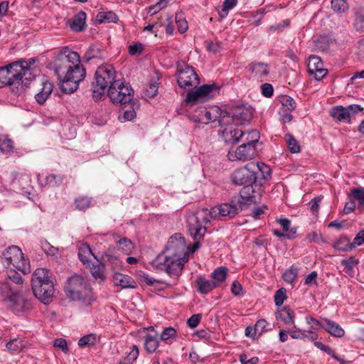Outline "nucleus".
<instances>
[{
    "label": "nucleus",
    "instance_id": "3c124183",
    "mask_svg": "<svg viewBox=\"0 0 364 364\" xmlns=\"http://www.w3.org/2000/svg\"><path fill=\"white\" fill-rule=\"evenodd\" d=\"M255 168H257L261 175L262 178L264 180H268L272 176V170L270 167L267 165H266L264 163H257L255 164Z\"/></svg>",
    "mask_w": 364,
    "mask_h": 364
},
{
    "label": "nucleus",
    "instance_id": "49530a36",
    "mask_svg": "<svg viewBox=\"0 0 364 364\" xmlns=\"http://www.w3.org/2000/svg\"><path fill=\"white\" fill-rule=\"evenodd\" d=\"M14 148L13 141L5 136H0V151L4 154L10 153Z\"/></svg>",
    "mask_w": 364,
    "mask_h": 364
},
{
    "label": "nucleus",
    "instance_id": "f03ea898",
    "mask_svg": "<svg viewBox=\"0 0 364 364\" xmlns=\"http://www.w3.org/2000/svg\"><path fill=\"white\" fill-rule=\"evenodd\" d=\"M240 198L235 197L230 203H223L218 206L208 209L203 208L189 214L186 219L188 231L194 240L192 252L200 247V241L206 232V225L209 222L208 216L214 219L220 218H232L242 210Z\"/></svg>",
    "mask_w": 364,
    "mask_h": 364
},
{
    "label": "nucleus",
    "instance_id": "b1692460",
    "mask_svg": "<svg viewBox=\"0 0 364 364\" xmlns=\"http://www.w3.org/2000/svg\"><path fill=\"white\" fill-rule=\"evenodd\" d=\"M53 85L50 82H43L41 90L38 92L35 97L38 104H43L53 91Z\"/></svg>",
    "mask_w": 364,
    "mask_h": 364
},
{
    "label": "nucleus",
    "instance_id": "f257e3e1",
    "mask_svg": "<svg viewBox=\"0 0 364 364\" xmlns=\"http://www.w3.org/2000/svg\"><path fill=\"white\" fill-rule=\"evenodd\" d=\"M52 66L60 81V88L65 94L75 92L86 77L80 55L68 48H63L55 56Z\"/></svg>",
    "mask_w": 364,
    "mask_h": 364
},
{
    "label": "nucleus",
    "instance_id": "de8ad7c7",
    "mask_svg": "<svg viewBox=\"0 0 364 364\" xmlns=\"http://www.w3.org/2000/svg\"><path fill=\"white\" fill-rule=\"evenodd\" d=\"M186 101L187 103L195 104L198 102H205V100L199 92V90L197 88L195 90L191 91L188 93Z\"/></svg>",
    "mask_w": 364,
    "mask_h": 364
},
{
    "label": "nucleus",
    "instance_id": "ea45409f",
    "mask_svg": "<svg viewBox=\"0 0 364 364\" xmlns=\"http://www.w3.org/2000/svg\"><path fill=\"white\" fill-rule=\"evenodd\" d=\"M7 277H8L7 281L10 282L11 284L13 283V284H16V287H18V285H21L23 284V279H22L21 276L20 275V274H18L16 271V269H14V268H9V269H8Z\"/></svg>",
    "mask_w": 364,
    "mask_h": 364
},
{
    "label": "nucleus",
    "instance_id": "7c9ffc66",
    "mask_svg": "<svg viewBox=\"0 0 364 364\" xmlns=\"http://www.w3.org/2000/svg\"><path fill=\"white\" fill-rule=\"evenodd\" d=\"M91 255H93V254L88 245L83 244L80 246L78 249V257L84 264L90 262Z\"/></svg>",
    "mask_w": 364,
    "mask_h": 364
},
{
    "label": "nucleus",
    "instance_id": "603ef678",
    "mask_svg": "<svg viewBox=\"0 0 364 364\" xmlns=\"http://www.w3.org/2000/svg\"><path fill=\"white\" fill-rule=\"evenodd\" d=\"M139 356V349L136 345L132 346V349L129 354L124 358L119 364H132Z\"/></svg>",
    "mask_w": 364,
    "mask_h": 364
},
{
    "label": "nucleus",
    "instance_id": "2f4dec72",
    "mask_svg": "<svg viewBox=\"0 0 364 364\" xmlns=\"http://www.w3.org/2000/svg\"><path fill=\"white\" fill-rule=\"evenodd\" d=\"M96 19L99 23L105 22L115 23L118 20V17L113 11H101L97 14Z\"/></svg>",
    "mask_w": 364,
    "mask_h": 364
},
{
    "label": "nucleus",
    "instance_id": "a18cd8bd",
    "mask_svg": "<svg viewBox=\"0 0 364 364\" xmlns=\"http://www.w3.org/2000/svg\"><path fill=\"white\" fill-rule=\"evenodd\" d=\"M6 347L9 351L11 353H16L20 352V350L23 347V344L22 341H20L17 338H14L10 340L6 344Z\"/></svg>",
    "mask_w": 364,
    "mask_h": 364
},
{
    "label": "nucleus",
    "instance_id": "aec40b11",
    "mask_svg": "<svg viewBox=\"0 0 364 364\" xmlns=\"http://www.w3.org/2000/svg\"><path fill=\"white\" fill-rule=\"evenodd\" d=\"M113 282L115 285L120 286L122 288H136V282L129 276L122 274L115 273L113 277Z\"/></svg>",
    "mask_w": 364,
    "mask_h": 364
},
{
    "label": "nucleus",
    "instance_id": "4d7b16f0",
    "mask_svg": "<svg viewBox=\"0 0 364 364\" xmlns=\"http://www.w3.org/2000/svg\"><path fill=\"white\" fill-rule=\"evenodd\" d=\"M175 21L177 24L178 31L179 33H183L188 30V23L182 14H176Z\"/></svg>",
    "mask_w": 364,
    "mask_h": 364
},
{
    "label": "nucleus",
    "instance_id": "e2e57ef3",
    "mask_svg": "<svg viewBox=\"0 0 364 364\" xmlns=\"http://www.w3.org/2000/svg\"><path fill=\"white\" fill-rule=\"evenodd\" d=\"M355 28L357 31H363L364 30V14L361 12H357L355 14Z\"/></svg>",
    "mask_w": 364,
    "mask_h": 364
},
{
    "label": "nucleus",
    "instance_id": "a878e982",
    "mask_svg": "<svg viewBox=\"0 0 364 364\" xmlns=\"http://www.w3.org/2000/svg\"><path fill=\"white\" fill-rule=\"evenodd\" d=\"M259 139V133L257 130L252 129L247 132H242L240 141L245 144H250L255 147L256 144Z\"/></svg>",
    "mask_w": 364,
    "mask_h": 364
},
{
    "label": "nucleus",
    "instance_id": "1a4fd4ad",
    "mask_svg": "<svg viewBox=\"0 0 364 364\" xmlns=\"http://www.w3.org/2000/svg\"><path fill=\"white\" fill-rule=\"evenodd\" d=\"M18 67V63L15 62L0 67V87L20 85L22 82L23 75Z\"/></svg>",
    "mask_w": 364,
    "mask_h": 364
},
{
    "label": "nucleus",
    "instance_id": "f8f14e48",
    "mask_svg": "<svg viewBox=\"0 0 364 364\" xmlns=\"http://www.w3.org/2000/svg\"><path fill=\"white\" fill-rule=\"evenodd\" d=\"M255 147L250 144L242 143L235 151H229L228 158L231 161H247L256 156Z\"/></svg>",
    "mask_w": 364,
    "mask_h": 364
},
{
    "label": "nucleus",
    "instance_id": "6e6d98bb",
    "mask_svg": "<svg viewBox=\"0 0 364 364\" xmlns=\"http://www.w3.org/2000/svg\"><path fill=\"white\" fill-rule=\"evenodd\" d=\"M306 323L311 326V331H319L321 328H324L325 324L311 316H306Z\"/></svg>",
    "mask_w": 364,
    "mask_h": 364
},
{
    "label": "nucleus",
    "instance_id": "37998d69",
    "mask_svg": "<svg viewBox=\"0 0 364 364\" xmlns=\"http://www.w3.org/2000/svg\"><path fill=\"white\" fill-rule=\"evenodd\" d=\"M117 245L119 250H122L126 255H129L134 248L132 242L127 237L120 239L117 242Z\"/></svg>",
    "mask_w": 364,
    "mask_h": 364
},
{
    "label": "nucleus",
    "instance_id": "cd10ccee",
    "mask_svg": "<svg viewBox=\"0 0 364 364\" xmlns=\"http://www.w3.org/2000/svg\"><path fill=\"white\" fill-rule=\"evenodd\" d=\"M18 291V287L13 286L12 284L7 280L0 284V292L6 299L16 294Z\"/></svg>",
    "mask_w": 364,
    "mask_h": 364
},
{
    "label": "nucleus",
    "instance_id": "052dcab7",
    "mask_svg": "<svg viewBox=\"0 0 364 364\" xmlns=\"http://www.w3.org/2000/svg\"><path fill=\"white\" fill-rule=\"evenodd\" d=\"M286 289L284 288L279 289L274 294V303L276 306H281L287 299Z\"/></svg>",
    "mask_w": 364,
    "mask_h": 364
},
{
    "label": "nucleus",
    "instance_id": "39448f33",
    "mask_svg": "<svg viewBox=\"0 0 364 364\" xmlns=\"http://www.w3.org/2000/svg\"><path fill=\"white\" fill-rule=\"evenodd\" d=\"M65 292L73 301H81L88 305L93 300L92 289L87 282L80 275L69 277L65 285Z\"/></svg>",
    "mask_w": 364,
    "mask_h": 364
},
{
    "label": "nucleus",
    "instance_id": "c756f323",
    "mask_svg": "<svg viewBox=\"0 0 364 364\" xmlns=\"http://www.w3.org/2000/svg\"><path fill=\"white\" fill-rule=\"evenodd\" d=\"M102 260L105 265L110 266L112 269H119L122 265V262L117 257L107 252L102 255Z\"/></svg>",
    "mask_w": 364,
    "mask_h": 364
},
{
    "label": "nucleus",
    "instance_id": "0eeeda50",
    "mask_svg": "<svg viewBox=\"0 0 364 364\" xmlns=\"http://www.w3.org/2000/svg\"><path fill=\"white\" fill-rule=\"evenodd\" d=\"M108 96L114 104L127 105L133 98L134 90L129 84H124L121 80L109 87Z\"/></svg>",
    "mask_w": 364,
    "mask_h": 364
},
{
    "label": "nucleus",
    "instance_id": "412c9836",
    "mask_svg": "<svg viewBox=\"0 0 364 364\" xmlns=\"http://www.w3.org/2000/svg\"><path fill=\"white\" fill-rule=\"evenodd\" d=\"M197 290L200 294H206L218 287V283L213 280H208L203 277H199L196 280Z\"/></svg>",
    "mask_w": 364,
    "mask_h": 364
},
{
    "label": "nucleus",
    "instance_id": "5701e85b",
    "mask_svg": "<svg viewBox=\"0 0 364 364\" xmlns=\"http://www.w3.org/2000/svg\"><path fill=\"white\" fill-rule=\"evenodd\" d=\"M325 321L324 329L329 333L331 335L341 338L343 336L345 331L336 322L331 321L328 318L323 319Z\"/></svg>",
    "mask_w": 364,
    "mask_h": 364
},
{
    "label": "nucleus",
    "instance_id": "13d9d810",
    "mask_svg": "<svg viewBox=\"0 0 364 364\" xmlns=\"http://www.w3.org/2000/svg\"><path fill=\"white\" fill-rule=\"evenodd\" d=\"M96 341V337L95 334H88L84 336L78 341V346L81 348L94 345Z\"/></svg>",
    "mask_w": 364,
    "mask_h": 364
},
{
    "label": "nucleus",
    "instance_id": "c03bdc74",
    "mask_svg": "<svg viewBox=\"0 0 364 364\" xmlns=\"http://www.w3.org/2000/svg\"><path fill=\"white\" fill-rule=\"evenodd\" d=\"M15 63H18V70H20L21 75H26L27 73L30 71V68L31 65L34 64L35 59L30 58L28 60H20L18 61H15Z\"/></svg>",
    "mask_w": 364,
    "mask_h": 364
},
{
    "label": "nucleus",
    "instance_id": "e433bc0d",
    "mask_svg": "<svg viewBox=\"0 0 364 364\" xmlns=\"http://www.w3.org/2000/svg\"><path fill=\"white\" fill-rule=\"evenodd\" d=\"M298 270V268L294 267L286 269L282 276L284 281L287 284H293L297 277Z\"/></svg>",
    "mask_w": 364,
    "mask_h": 364
},
{
    "label": "nucleus",
    "instance_id": "58836bf2",
    "mask_svg": "<svg viewBox=\"0 0 364 364\" xmlns=\"http://www.w3.org/2000/svg\"><path fill=\"white\" fill-rule=\"evenodd\" d=\"M105 265L103 262H100L97 264H93L91 268V272L92 276L95 279H100L101 280H104L105 279Z\"/></svg>",
    "mask_w": 364,
    "mask_h": 364
},
{
    "label": "nucleus",
    "instance_id": "72a5a7b5",
    "mask_svg": "<svg viewBox=\"0 0 364 364\" xmlns=\"http://www.w3.org/2000/svg\"><path fill=\"white\" fill-rule=\"evenodd\" d=\"M323 67V63L321 58L318 55H311L309 58L308 71L309 73H314L318 70V68Z\"/></svg>",
    "mask_w": 364,
    "mask_h": 364
},
{
    "label": "nucleus",
    "instance_id": "09e8293b",
    "mask_svg": "<svg viewBox=\"0 0 364 364\" xmlns=\"http://www.w3.org/2000/svg\"><path fill=\"white\" fill-rule=\"evenodd\" d=\"M280 102L286 110L289 112L294 110L296 108V104L294 100L288 95L282 96L280 98Z\"/></svg>",
    "mask_w": 364,
    "mask_h": 364
},
{
    "label": "nucleus",
    "instance_id": "393cba45",
    "mask_svg": "<svg viewBox=\"0 0 364 364\" xmlns=\"http://www.w3.org/2000/svg\"><path fill=\"white\" fill-rule=\"evenodd\" d=\"M331 116L340 122H350V119L348 109L342 106L333 108L331 111Z\"/></svg>",
    "mask_w": 364,
    "mask_h": 364
},
{
    "label": "nucleus",
    "instance_id": "c85d7f7f",
    "mask_svg": "<svg viewBox=\"0 0 364 364\" xmlns=\"http://www.w3.org/2000/svg\"><path fill=\"white\" fill-rule=\"evenodd\" d=\"M159 347V338L156 333L147 334L145 336L144 348L149 353H154Z\"/></svg>",
    "mask_w": 364,
    "mask_h": 364
},
{
    "label": "nucleus",
    "instance_id": "7ed1b4c3",
    "mask_svg": "<svg viewBox=\"0 0 364 364\" xmlns=\"http://www.w3.org/2000/svg\"><path fill=\"white\" fill-rule=\"evenodd\" d=\"M168 249L159 254L151 262L152 266L159 270H165L170 277H178L182 272L184 264L188 260V255L177 252L176 249L183 248L185 239L181 234L171 236L168 242Z\"/></svg>",
    "mask_w": 364,
    "mask_h": 364
},
{
    "label": "nucleus",
    "instance_id": "f704fd0d",
    "mask_svg": "<svg viewBox=\"0 0 364 364\" xmlns=\"http://www.w3.org/2000/svg\"><path fill=\"white\" fill-rule=\"evenodd\" d=\"M127 104L129 106V109L124 111V115L122 117H119V119L122 122L132 121L136 117V115L134 109L135 106L137 107L136 103L132 100L131 102H128Z\"/></svg>",
    "mask_w": 364,
    "mask_h": 364
},
{
    "label": "nucleus",
    "instance_id": "2eb2a0df",
    "mask_svg": "<svg viewBox=\"0 0 364 364\" xmlns=\"http://www.w3.org/2000/svg\"><path fill=\"white\" fill-rule=\"evenodd\" d=\"M247 68L251 72L254 78L261 82L265 80L269 73V65L264 63L252 62L247 65Z\"/></svg>",
    "mask_w": 364,
    "mask_h": 364
},
{
    "label": "nucleus",
    "instance_id": "bb28decb",
    "mask_svg": "<svg viewBox=\"0 0 364 364\" xmlns=\"http://www.w3.org/2000/svg\"><path fill=\"white\" fill-rule=\"evenodd\" d=\"M294 311L289 307H283L278 311V317L286 325H294Z\"/></svg>",
    "mask_w": 364,
    "mask_h": 364
},
{
    "label": "nucleus",
    "instance_id": "a211bd4d",
    "mask_svg": "<svg viewBox=\"0 0 364 364\" xmlns=\"http://www.w3.org/2000/svg\"><path fill=\"white\" fill-rule=\"evenodd\" d=\"M107 58V52L103 49L101 45L92 44L90 46L85 52L83 58L86 62L92 60H102Z\"/></svg>",
    "mask_w": 364,
    "mask_h": 364
},
{
    "label": "nucleus",
    "instance_id": "680f3d73",
    "mask_svg": "<svg viewBox=\"0 0 364 364\" xmlns=\"http://www.w3.org/2000/svg\"><path fill=\"white\" fill-rule=\"evenodd\" d=\"M205 43L207 50L215 54L222 50V43L220 42L214 43L213 41H206Z\"/></svg>",
    "mask_w": 364,
    "mask_h": 364
},
{
    "label": "nucleus",
    "instance_id": "f3484780",
    "mask_svg": "<svg viewBox=\"0 0 364 364\" xmlns=\"http://www.w3.org/2000/svg\"><path fill=\"white\" fill-rule=\"evenodd\" d=\"M253 183L245 186L240 192L239 196H235V198H240L241 206L244 205H250L257 202L258 194L255 191Z\"/></svg>",
    "mask_w": 364,
    "mask_h": 364
},
{
    "label": "nucleus",
    "instance_id": "9d476101",
    "mask_svg": "<svg viewBox=\"0 0 364 364\" xmlns=\"http://www.w3.org/2000/svg\"><path fill=\"white\" fill-rule=\"evenodd\" d=\"M255 164L251 163L235 171L232 175V182L238 186L252 184L256 182Z\"/></svg>",
    "mask_w": 364,
    "mask_h": 364
},
{
    "label": "nucleus",
    "instance_id": "774afa93",
    "mask_svg": "<svg viewBox=\"0 0 364 364\" xmlns=\"http://www.w3.org/2000/svg\"><path fill=\"white\" fill-rule=\"evenodd\" d=\"M350 243V247L353 249L356 246L363 245L364 243V230H360Z\"/></svg>",
    "mask_w": 364,
    "mask_h": 364
},
{
    "label": "nucleus",
    "instance_id": "4be33fe9",
    "mask_svg": "<svg viewBox=\"0 0 364 364\" xmlns=\"http://www.w3.org/2000/svg\"><path fill=\"white\" fill-rule=\"evenodd\" d=\"M86 13L81 11L74 16L70 27L72 31L80 32L85 29L86 26Z\"/></svg>",
    "mask_w": 364,
    "mask_h": 364
},
{
    "label": "nucleus",
    "instance_id": "6e6552de",
    "mask_svg": "<svg viewBox=\"0 0 364 364\" xmlns=\"http://www.w3.org/2000/svg\"><path fill=\"white\" fill-rule=\"evenodd\" d=\"M198 112L199 120L205 124L218 121L220 126L223 127V126L228 125L231 119L227 115V111L222 110L218 106H213L209 108L200 107Z\"/></svg>",
    "mask_w": 364,
    "mask_h": 364
},
{
    "label": "nucleus",
    "instance_id": "0e129e2a",
    "mask_svg": "<svg viewBox=\"0 0 364 364\" xmlns=\"http://www.w3.org/2000/svg\"><path fill=\"white\" fill-rule=\"evenodd\" d=\"M176 335V330L172 327L166 328L160 335L161 341H166L169 338L175 337Z\"/></svg>",
    "mask_w": 364,
    "mask_h": 364
},
{
    "label": "nucleus",
    "instance_id": "a19ab883",
    "mask_svg": "<svg viewBox=\"0 0 364 364\" xmlns=\"http://www.w3.org/2000/svg\"><path fill=\"white\" fill-rule=\"evenodd\" d=\"M285 139L288 146V149L291 153H299L300 151V145L299 142L291 134H285Z\"/></svg>",
    "mask_w": 364,
    "mask_h": 364
},
{
    "label": "nucleus",
    "instance_id": "473e14b6",
    "mask_svg": "<svg viewBox=\"0 0 364 364\" xmlns=\"http://www.w3.org/2000/svg\"><path fill=\"white\" fill-rule=\"evenodd\" d=\"M350 245V240L346 236H342L334 241L333 247L338 251L344 252L353 249Z\"/></svg>",
    "mask_w": 364,
    "mask_h": 364
},
{
    "label": "nucleus",
    "instance_id": "4c0bfd02",
    "mask_svg": "<svg viewBox=\"0 0 364 364\" xmlns=\"http://www.w3.org/2000/svg\"><path fill=\"white\" fill-rule=\"evenodd\" d=\"M227 274L228 269L225 267H218L213 271L212 277L215 279L214 281L218 283V286L225 280Z\"/></svg>",
    "mask_w": 364,
    "mask_h": 364
},
{
    "label": "nucleus",
    "instance_id": "79ce46f5",
    "mask_svg": "<svg viewBox=\"0 0 364 364\" xmlns=\"http://www.w3.org/2000/svg\"><path fill=\"white\" fill-rule=\"evenodd\" d=\"M348 4L346 0H332L331 8L338 14L345 13L348 9Z\"/></svg>",
    "mask_w": 364,
    "mask_h": 364
},
{
    "label": "nucleus",
    "instance_id": "20e7f679",
    "mask_svg": "<svg viewBox=\"0 0 364 364\" xmlns=\"http://www.w3.org/2000/svg\"><path fill=\"white\" fill-rule=\"evenodd\" d=\"M32 290L35 296L44 304L50 303L55 288L50 280V272L44 268L36 269L31 278Z\"/></svg>",
    "mask_w": 364,
    "mask_h": 364
},
{
    "label": "nucleus",
    "instance_id": "dca6fc26",
    "mask_svg": "<svg viewBox=\"0 0 364 364\" xmlns=\"http://www.w3.org/2000/svg\"><path fill=\"white\" fill-rule=\"evenodd\" d=\"M224 129L221 131V138L226 144H236L240 141L242 136V131L233 128L231 124L223 126Z\"/></svg>",
    "mask_w": 364,
    "mask_h": 364
},
{
    "label": "nucleus",
    "instance_id": "4468645a",
    "mask_svg": "<svg viewBox=\"0 0 364 364\" xmlns=\"http://www.w3.org/2000/svg\"><path fill=\"white\" fill-rule=\"evenodd\" d=\"M227 115L231 119L228 125L232 123L241 125L250 122L252 117V111L250 108L243 105L237 106L232 108L230 112H227Z\"/></svg>",
    "mask_w": 364,
    "mask_h": 364
},
{
    "label": "nucleus",
    "instance_id": "9b49d317",
    "mask_svg": "<svg viewBox=\"0 0 364 364\" xmlns=\"http://www.w3.org/2000/svg\"><path fill=\"white\" fill-rule=\"evenodd\" d=\"M115 77V70L112 65H100L95 72L96 86L109 89L117 82Z\"/></svg>",
    "mask_w": 364,
    "mask_h": 364
},
{
    "label": "nucleus",
    "instance_id": "338daca9",
    "mask_svg": "<svg viewBox=\"0 0 364 364\" xmlns=\"http://www.w3.org/2000/svg\"><path fill=\"white\" fill-rule=\"evenodd\" d=\"M159 84L156 82H151L146 90V95L150 98L155 97L158 92Z\"/></svg>",
    "mask_w": 364,
    "mask_h": 364
},
{
    "label": "nucleus",
    "instance_id": "423d86ee",
    "mask_svg": "<svg viewBox=\"0 0 364 364\" xmlns=\"http://www.w3.org/2000/svg\"><path fill=\"white\" fill-rule=\"evenodd\" d=\"M2 263L6 269L14 268L23 274L30 272V264L21 250L16 245L6 249L2 253Z\"/></svg>",
    "mask_w": 364,
    "mask_h": 364
},
{
    "label": "nucleus",
    "instance_id": "8fccbe9b",
    "mask_svg": "<svg viewBox=\"0 0 364 364\" xmlns=\"http://www.w3.org/2000/svg\"><path fill=\"white\" fill-rule=\"evenodd\" d=\"M199 92L204 97L205 101L211 97V93L217 90V87L215 85H203L199 87H198Z\"/></svg>",
    "mask_w": 364,
    "mask_h": 364
},
{
    "label": "nucleus",
    "instance_id": "ddd939ff",
    "mask_svg": "<svg viewBox=\"0 0 364 364\" xmlns=\"http://www.w3.org/2000/svg\"><path fill=\"white\" fill-rule=\"evenodd\" d=\"M177 82L180 87L186 88L197 86L199 84V77L193 67L186 65L178 70Z\"/></svg>",
    "mask_w": 364,
    "mask_h": 364
},
{
    "label": "nucleus",
    "instance_id": "c9c22d12",
    "mask_svg": "<svg viewBox=\"0 0 364 364\" xmlns=\"http://www.w3.org/2000/svg\"><path fill=\"white\" fill-rule=\"evenodd\" d=\"M92 198L87 196H79L75 199V208L78 210H85L90 208Z\"/></svg>",
    "mask_w": 364,
    "mask_h": 364
},
{
    "label": "nucleus",
    "instance_id": "864d4df0",
    "mask_svg": "<svg viewBox=\"0 0 364 364\" xmlns=\"http://www.w3.org/2000/svg\"><path fill=\"white\" fill-rule=\"evenodd\" d=\"M342 265L345 266V272L347 274L350 273L353 268L359 264V260L350 257L348 259L341 260Z\"/></svg>",
    "mask_w": 364,
    "mask_h": 364
},
{
    "label": "nucleus",
    "instance_id": "5fc2aeb1",
    "mask_svg": "<svg viewBox=\"0 0 364 364\" xmlns=\"http://www.w3.org/2000/svg\"><path fill=\"white\" fill-rule=\"evenodd\" d=\"M62 177L60 175L50 174L45 178L44 185L55 187L62 183Z\"/></svg>",
    "mask_w": 364,
    "mask_h": 364
},
{
    "label": "nucleus",
    "instance_id": "69168bd1",
    "mask_svg": "<svg viewBox=\"0 0 364 364\" xmlns=\"http://www.w3.org/2000/svg\"><path fill=\"white\" fill-rule=\"evenodd\" d=\"M352 195L354 198L359 202L360 205L364 204V189L363 188H354L352 190Z\"/></svg>",
    "mask_w": 364,
    "mask_h": 364
},
{
    "label": "nucleus",
    "instance_id": "6ab92c4d",
    "mask_svg": "<svg viewBox=\"0 0 364 364\" xmlns=\"http://www.w3.org/2000/svg\"><path fill=\"white\" fill-rule=\"evenodd\" d=\"M9 308L14 314L23 312L28 308L29 303L23 299L18 293L7 299Z\"/></svg>",
    "mask_w": 364,
    "mask_h": 364
},
{
    "label": "nucleus",
    "instance_id": "bf43d9fd",
    "mask_svg": "<svg viewBox=\"0 0 364 364\" xmlns=\"http://www.w3.org/2000/svg\"><path fill=\"white\" fill-rule=\"evenodd\" d=\"M288 333L294 339H305L306 337V331L297 328L295 325H293V328L289 330Z\"/></svg>",
    "mask_w": 364,
    "mask_h": 364
}]
</instances>
